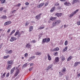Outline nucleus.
Segmentation results:
<instances>
[{
	"mask_svg": "<svg viewBox=\"0 0 80 80\" xmlns=\"http://www.w3.org/2000/svg\"><path fill=\"white\" fill-rule=\"evenodd\" d=\"M68 44V41H67V40H66L65 42L64 45L66 46Z\"/></svg>",
	"mask_w": 80,
	"mask_h": 80,
	"instance_id": "473e14b6",
	"label": "nucleus"
},
{
	"mask_svg": "<svg viewBox=\"0 0 80 80\" xmlns=\"http://www.w3.org/2000/svg\"><path fill=\"white\" fill-rule=\"evenodd\" d=\"M64 5H67V2H66L65 3H64Z\"/></svg>",
	"mask_w": 80,
	"mask_h": 80,
	"instance_id": "052dcab7",
	"label": "nucleus"
},
{
	"mask_svg": "<svg viewBox=\"0 0 80 80\" xmlns=\"http://www.w3.org/2000/svg\"><path fill=\"white\" fill-rule=\"evenodd\" d=\"M19 33H20V32L19 31V30H18L17 31L16 33H15V34H14V36L15 37H16V36H17V35H18Z\"/></svg>",
	"mask_w": 80,
	"mask_h": 80,
	"instance_id": "f8f14e48",
	"label": "nucleus"
},
{
	"mask_svg": "<svg viewBox=\"0 0 80 80\" xmlns=\"http://www.w3.org/2000/svg\"><path fill=\"white\" fill-rule=\"evenodd\" d=\"M49 68H50V69H51V70H53V68H52V67H53V65L51 64L49 66H48Z\"/></svg>",
	"mask_w": 80,
	"mask_h": 80,
	"instance_id": "b1692460",
	"label": "nucleus"
},
{
	"mask_svg": "<svg viewBox=\"0 0 80 80\" xmlns=\"http://www.w3.org/2000/svg\"><path fill=\"white\" fill-rule=\"evenodd\" d=\"M58 50H59V48H58V47H57L55 48H54L53 49V51H58Z\"/></svg>",
	"mask_w": 80,
	"mask_h": 80,
	"instance_id": "393cba45",
	"label": "nucleus"
},
{
	"mask_svg": "<svg viewBox=\"0 0 80 80\" xmlns=\"http://www.w3.org/2000/svg\"><path fill=\"white\" fill-rule=\"evenodd\" d=\"M78 77H80V73L79 74H78Z\"/></svg>",
	"mask_w": 80,
	"mask_h": 80,
	"instance_id": "338daca9",
	"label": "nucleus"
},
{
	"mask_svg": "<svg viewBox=\"0 0 80 80\" xmlns=\"http://www.w3.org/2000/svg\"><path fill=\"white\" fill-rule=\"evenodd\" d=\"M15 32V29L13 30L9 34V35H12L13 33H14Z\"/></svg>",
	"mask_w": 80,
	"mask_h": 80,
	"instance_id": "6ab92c4d",
	"label": "nucleus"
},
{
	"mask_svg": "<svg viewBox=\"0 0 80 80\" xmlns=\"http://www.w3.org/2000/svg\"><path fill=\"white\" fill-rule=\"evenodd\" d=\"M54 55H55V56H57V55H58V52H55L54 54Z\"/></svg>",
	"mask_w": 80,
	"mask_h": 80,
	"instance_id": "5fc2aeb1",
	"label": "nucleus"
},
{
	"mask_svg": "<svg viewBox=\"0 0 80 80\" xmlns=\"http://www.w3.org/2000/svg\"><path fill=\"white\" fill-rule=\"evenodd\" d=\"M66 71H67L66 68L64 67L62 68V69L61 71V72H62V73H64L65 74L66 72Z\"/></svg>",
	"mask_w": 80,
	"mask_h": 80,
	"instance_id": "39448f33",
	"label": "nucleus"
},
{
	"mask_svg": "<svg viewBox=\"0 0 80 80\" xmlns=\"http://www.w3.org/2000/svg\"><path fill=\"white\" fill-rule=\"evenodd\" d=\"M71 59H72V56H70L67 59V61L68 62V61H70Z\"/></svg>",
	"mask_w": 80,
	"mask_h": 80,
	"instance_id": "bb28decb",
	"label": "nucleus"
},
{
	"mask_svg": "<svg viewBox=\"0 0 80 80\" xmlns=\"http://www.w3.org/2000/svg\"><path fill=\"white\" fill-rule=\"evenodd\" d=\"M18 73H19V71L18 70L14 74V77H17V76L18 75Z\"/></svg>",
	"mask_w": 80,
	"mask_h": 80,
	"instance_id": "dca6fc26",
	"label": "nucleus"
},
{
	"mask_svg": "<svg viewBox=\"0 0 80 80\" xmlns=\"http://www.w3.org/2000/svg\"><path fill=\"white\" fill-rule=\"evenodd\" d=\"M78 9H77V10H76L75 11L73 12L71 14H70L69 17H73V15H75V14L77 13V12H78Z\"/></svg>",
	"mask_w": 80,
	"mask_h": 80,
	"instance_id": "f03ea898",
	"label": "nucleus"
},
{
	"mask_svg": "<svg viewBox=\"0 0 80 80\" xmlns=\"http://www.w3.org/2000/svg\"><path fill=\"white\" fill-rule=\"evenodd\" d=\"M32 60V59L31 57L29 58L28 59V61H30V60Z\"/></svg>",
	"mask_w": 80,
	"mask_h": 80,
	"instance_id": "4d7b16f0",
	"label": "nucleus"
},
{
	"mask_svg": "<svg viewBox=\"0 0 80 80\" xmlns=\"http://www.w3.org/2000/svg\"><path fill=\"white\" fill-rule=\"evenodd\" d=\"M11 22L10 21H8L6 22L4 24V26H6V25H10V24H11Z\"/></svg>",
	"mask_w": 80,
	"mask_h": 80,
	"instance_id": "20e7f679",
	"label": "nucleus"
},
{
	"mask_svg": "<svg viewBox=\"0 0 80 80\" xmlns=\"http://www.w3.org/2000/svg\"><path fill=\"white\" fill-rule=\"evenodd\" d=\"M78 64H80V62H75L74 67H77Z\"/></svg>",
	"mask_w": 80,
	"mask_h": 80,
	"instance_id": "2eb2a0df",
	"label": "nucleus"
},
{
	"mask_svg": "<svg viewBox=\"0 0 80 80\" xmlns=\"http://www.w3.org/2000/svg\"><path fill=\"white\" fill-rule=\"evenodd\" d=\"M15 12H16V10H14V11H12V13H15Z\"/></svg>",
	"mask_w": 80,
	"mask_h": 80,
	"instance_id": "680f3d73",
	"label": "nucleus"
},
{
	"mask_svg": "<svg viewBox=\"0 0 80 80\" xmlns=\"http://www.w3.org/2000/svg\"><path fill=\"white\" fill-rule=\"evenodd\" d=\"M50 39L49 38H48L46 41V42L47 43H49V42H50Z\"/></svg>",
	"mask_w": 80,
	"mask_h": 80,
	"instance_id": "f704fd0d",
	"label": "nucleus"
},
{
	"mask_svg": "<svg viewBox=\"0 0 80 80\" xmlns=\"http://www.w3.org/2000/svg\"><path fill=\"white\" fill-rule=\"evenodd\" d=\"M66 0H60L61 2H65Z\"/></svg>",
	"mask_w": 80,
	"mask_h": 80,
	"instance_id": "69168bd1",
	"label": "nucleus"
},
{
	"mask_svg": "<svg viewBox=\"0 0 80 80\" xmlns=\"http://www.w3.org/2000/svg\"><path fill=\"white\" fill-rule=\"evenodd\" d=\"M44 28V26L38 28V30H42V29H43Z\"/></svg>",
	"mask_w": 80,
	"mask_h": 80,
	"instance_id": "7c9ffc66",
	"label": "nucleus"
},
{
	"mask_svg": "<svg viewBox=\"0 0 80 80\" xmlns=\"http://www.w3.org/2000/svg\"><path fill=\"white\" fill-rule=\"evenodd\" d=\"M61 23V21L60 20H57L55 22H53L52 23V26H51V28H53L56 25H58V24H60Z\"/></svg>",
	"mask_w": 80,
	"mask_h": 80,
	"instance_id": "f257e3e1",
	"label": "nucleus"
},
{
	"mask_svg": "<svg viewBox=\"0 0 80 80\" xmlns=\"http://www.w3.org/2000/svg\"><path fill=\"white\" fill-rule=\"evenodd\" d=\"M26 47L27 48H30L31 47H32V45H31V44H30L28 43L27 44Z\"/></svg>",
	"mask_w": 80,
	"mask_h": 80,
	"instance_id": "ddd939ff",
	"label": "nucleus"
},
{
	"mask_svg": "<svg viewBox=\"0 0 80 80\" xmlns=\"http://www.w3.org/2000/svg\"><path fill=\"white\" fill-rule=\"evenodd\" d=\"M36 55H39V56H40L42 55V52H37L35 53Z\"/></svg>",
	"mask_w": 80,
	"mask_h": 80,
	"instance_id": "1a4fd4ad",
	"label": "nucleus"
},
{
	"mask_svg": "<svg viewBox=\"0 0 80 80\" xmlns=\"http://www.w3.org/2000/svg\"><path fill=\"white\" fill-rule=\"evenodd\" d=\"M66 79L67 80H68V77L66 78Z\"/></svg>",
	"mask_w": 80,
	"mask_h": 80,
	"instance_id": "774afa93",
	"label": "nucleus"
},
{
	"mask_svg": "<svg viewBox=\"0 0 80 80\" xmlns=\"http://www.w3.org/2000/svg\"><path fill=\"white\" fill-rule=\"evenodd\" d=\"M33 63H32L31 64H30V66H33Z\"/></svg>",
	"mask_w": 80,
	"mask_h": 80,
	"instance_id": "e2e57ef3",
	"label": "nucleus"
},
{
	"mask_svg": "<svg viewBox=\"0 0 80 80\" xmlns=\"http://www.w3.org/2000/svg\"><path fill=\"white\" fill-rule=\"evenodd\" d=\"M1 18L3 20H5V19H6V18H7V16H3L1 17Z\"/></svg>",
	"mask_w": 80,
	"mask_h": 80,
	"instance_id": "cd10ccee",
	"label": "nucleus"
},
{
	"mask_svg": "<svg viewBox=\"0 0 80 80\" xmlns=\"http://www.w3.org/2000/svg\"><path fill=\"white\" fill-rule=\"evenodd\" d=\"M10 74V72H8L6 73V77H9V75Z\"/></svg>",
	"mask_w": 80,
	"mask_h": 80,
	"instance_id": "e433bc0d",
	"label": "nucleus"
},
{
	"mask_svg": "<svg viewBox=\"0 0 80 80\" xmlns=\"http://www.w3.org/2000/svg\"><path fill=\"white\" fill-rule=\"evenodd\" d=\"M56 15H57L58 17H62V13H56Z\"/></svg>",
	"mask_w": 80,
	"mask_h": 80,
	"instance_id": "9d476101",
	"label": "nucleus"
},
{
	"mask_svg": "<svg viewBox=\"0 0 80 80\" xmlns=\"http://www.w3.org/2000/svg\"><path fill=\"white\" fill-rule=\"evenodd\" d=\"M27 66V63H26L24 64L23 66V67H26Z\"/></svg>",
	"mask_w": 80,
	"mask_h": 80,
	"instance_id": "79ce46f5",
	"label": "nucleus"
},
{
	"mask_svg": "<svg viewBox=\"0 0 80 80\" xmlns=\"http://www.w3.org/2000/svg\"><path fill=\"white\" fill-rule=\"evenodd\" d=\"M9 55H8L6 56H4L3 57V58L4 59H7V58H8V57H9Z\"/></svg>",
	"mask_w": 80,
	"mask_h": 80,
	"instance_id": "c756f323",
	"label": "nucleus"
},
{
	"mask_svg": "<svg viewBox=\"0 0 80 80\" xmlns=\"http://www.w3.org/2000/svg\"><path fill=\"white\" fill-rule=\"evenodd\" d=\"M50 69V68L48 66V67L46 68V70H49Z\"/></svg>",
	"mask_w": 80,
	"mask_h": 80,
	"instance_id": "09e8293b",
	"label": "nucleus"
},
{
	"mask_svg": "<svg viewBox=\"0 0 80 80\" xmlns=\"http://www.w3.org/2000/svg\"><path fill=\"white\" fill-rule=\"evenodd\" d=\"M12 52H13V51L12 50H10L8 51V53L11 54Z\"/></svg>",
	"mask_w": 80,
	"mask_h": 80,
	"instance_id": "2f4dec72",
	"label": "nucleus"
},
{
	"mask_svg": "<svg viewBox=\"0 0 80 80\" xmlns=\"http://www.w3.org/2000/svg\"><path fill=\"white\" fill-rule=\"evenodd\" d=\"M56 18H57L56 17H51L50 18V20H51V21H54V20H56Z\"/></svg>",
	"mask_w": 80,
	"mask_h": 80,
	"instance_id": "9b49d317",
	"label": "nucleus"
},
{
	"mask_svg": "<svg viewBox=\"0 0 80 80\" xmlns=\"http://www.w3.org/2000/svg\"><path fill=\"white\" fill-rule=\"evenodd\" d=\"M77 24L78 25H80V21H78L77 22Z\"/></svg>",
	"mask_w": 80,
	"mask_h": 80,
	"instance_id": "a18cd8bd",
	"label": "nucleus"
},
{
	"mask_svg": "<svg viewBox=\"0 0 80 80\" xmlns=\"http://www.w3.org/2000/svg\"><path fill=\"white\" fill-rule=\"evenodd\" d=\"M71 5V3L70 2L67 3V5H66V6H69Z\"/></svg>",
	"mask_w": 80,
	"mask_h": 80,
	"instance_id": "a19ab883",
	"label": "nucleus"
},
{
	"mask_svg": "<svg viewBox=\"0 0 80 80\" xmlns=\"http://www.w3.org/2000/svg\"><path fill=\"white\" fill-rule=\"evenodd\" d=\"M8 33L10 32V29H8Z\"/></svg>",
	"mask_w": 80,
	"mask_h": 80,
	"instance_id": "13d9d810",
	"label": "nucleus"
},
{
	"mask_svg": "<svg viewBox=\"0 0 80 80\" xmlns=\"http://www.w3.org/2000/svg\"><path fill=\"white\" fill-rule=\"evenodd\" d=\"M62 61H64L65 60V57L63 56H62Z\"/></svg>",
	"mask_w": 80,
	"mask_h": 80,
	"instance_id": "c9c22d12",
	"label": "nucleus"
},
{
	"mask_svg": "<svg viewBox=\"0 0 80 80\" xmlns=\"http://www.w3.org/2000/svg\"><path fill=\"white\" fill-rule=\"evenodd\" d=\"M67 27H68V26L67 25H64V28H67Z\"/></svg>",
	"mask_w": 80,
	"mask_h": 80,
	"instance_id": "bf43d9fd",
	"label": "nucleus"
},
{
	"mask_svg": "<svg viewBox=\"0 0 80 80\" xmlns=\"http://www.w3.org/2000/svg\"><path fill=\"white\" fill-rule=\"evenodd\" d=\"M78 0H74L73 2L74 3H77V2H79V1H78Z\"/></svg>",
	"mask_w": 80,
	"mask_h": 80,
	"instance_id": "4c0bfd02",
	"label": "nucleus"
},
{
	"mask_svg": "<svg viewBox=\"0 0 80 80\" xmlns=\"http://www.w3.org/2000/svg\"><path fill=\"white\" fill-rule=\"evenodd\" d=\"M32 43H36V41L35 40H33L32 41Z\"/></svg>",
	"mask_w": 80,
	"mask_h": 80,
	"instance_id": "37998d69",
	"label": "nucleus"
},
{
	"mask_svg": "<svg viewBox=\"0 0 80 80\" xmlns=\"http://www.w3.org/2000/svg\"><path fill=\"white\" fill-rule=\"evenodd\" d=\"M47 38H45V39H43L42 40V42L43 43H45L46 42H47Z\"/></svg>",
	"mask_w": 80,
	"mask_h": 80,
	"instance_id": "c85d7f7f",
	"label": "nucleus"
},
{
	"mask_svg": "<svg viewBox=\"0 0 80 80\" xmlns=\"http://www.w3.org/2000/svg\"><path fill=\"white\" fill-rule=\"evenodd\" d=\"M5 75H6V73L5 72L3 73L2 76V78H3L5 77Z\"/></svg>",
	"mask_w": 80,
	"mask_h": 80,
	"instance_id": "72a5a7b5",
	"label": "nucleus"
},
{
	"mask_svg": "<svg viewBox=\"0 0 80 80\" xmlns=\"http://www.w3.org/2000/svg\"><path fill=\"white\" fill-rule=\"evenodd\" d=\"M15 69V67H14L11 70V74H12L13 73V72H14V70Z\"/></svg>",
	"mask_w": 80,
	"mask_h": 80,
	"instance_id": "4468645a",
	"label": "nucleus"
},
{
	"mask_svg": "<svg viewBox=\"0 0 80 80\" xmlns=\"http://www.w3.org/2000/svg\"><path fill=\"white\" fill-rule=\"evenodd\" d=\"M48 57V60H49V61H50L51 60H52V58H51V56L49 55V54L47 55Z\"/></svg>",
	"mask_w": 80,
	"mask_h": 80,
	"instance_id": "aec40b11",
	"label": "nucleus"
},
{
	"mask_svg": "<svg viewBox=\"0 0 80 80\" xmlns=\"http://www.w3.org/2000/svg\"><path fill=\"white\" fill-rule=\"evenodd\" d=\"M6 2V1L5 0H3L2 2H1L2 4H3V3H4L5 2Z\"/></svg>",
	"mask_w": 80,
	"mask_h": 80,
	"instance_id": "c03bdc74",
	"label": "nucleus"
},
{
	"mask_svg": "<svg viewBox=\"0 0 80 80\" xmlns=\"http://www.w3.org/2000/svg\"><path fill=\"white\" fill-rule=\"evenodd\" d=\"M24 57L25 58L27 57H28V53H26L24 54Z\"/></svg>",
	"mask_w": 80,
	"mask_h": 80,
	"instance_id": "ea45409f",
	"label": "nucleus"
},
{
	"mask_svg": "<svg viewBox=\"0 0 80 80\" xmlns=\"http://www.w3.org/2000/svg\"><path fill=\"white\" fill-rule=\"evenodd\" d=\"M44 4H45V3H44V2L41 3L38 5V8H40V7H42V6H43V5H44Z\"/></svg>",
	"mask_w": 80,
	"mask_h": 80,
	"instance_id": "0eeeda50",
	"label": "nucleus"
},
{
	"mask_svg": "<svg viewBox=\"0 0 80 80\" xmlns=\"http://www.w3.org/2000/svg\"><path fill=\"white\" fill-rule=\"evenodd\" d=\"M3 10V8H0V12H2Z\"/></svg>",
	"mask_w": 80,
	"mask_h": 80,
	"instance_id": "8fccbe9b",
	"label": "nucleus"
},
{
	"mask_svg": "<svg viewBox=\"0 0 80 80\" xmlns=\"http://www.w3.org/2000/svg\"><path fill=\"white\" fill-rule=\"evenodd\" d=\"M20 5H21V4H20V3H19L18 4V7H20Z\"/></svg>",
	"mask_w": 80,
	"mask_h": 80,
	"instance_id": "0e129e2a",
	"label": "nucleus"
},
{
	"mask_svg": "<svg viewBox=\"0 0 80 80\" xmlns=\"http://www.w3.org/2000/svg\"><path fill=\"white\" fill-rule=\"evenodd\" d=\"M59 77H62V76L63 75V74H65L63 73H62V72H59Z\"/></svg>",
	"mask_w": 80,
	"mask_h": 80,
	"instance_id": "f3484780",
	"label": "nucleus"
},
{
	"mask_svg": "<svg viewBox=\"0 0 80 80\" xmlns=\"http://www.w3.org/2000/svg\"><path fill=\"white\" fill-rule=\"evenodd\" d=\"M55 62H59V58L58 57H57L55 59Z\"/></svg>",
	"mask_w": 80,
	"mask_h": 80,
	"instance_id": "4be33fe9",
	"label": "nucleus"
},
{
	"mask_svg": "<svg viewBox=\"0 0 80 80\" xmlns=\"http://www.w3.org/2000/svg\"><path fill=\"white\" fill-rule=\"evenodd\" d=\"M67 49H68V47H66L63 49L62 51L65 52V51L67 50Z\"/></svg>",
	"mask_w": 80,
	"mask_h": 80,
	"instance_id": "a878e982",
	"label": "nucleus"
},
{
	"mask_svg": "<svg viewBox=\"0 0 80 80\" xmlns=\"http://www.w3.org/2000/svg\"><path fill=\"white\" fill-rule=\"evenodd\" d=\"M55 9V7H53L50 10V12H54Z\"/></svg>",
	"mask_w": 80,
	"mask_h": 80,
	"instance_id": "5701e85b",
	"label": "nucleus"
},
{
	"mask_svg": "<svg viewBox=\"0 0 80 80\" xmlns=\"http://www.w3.org/2000/svg\"><path fill=\"white\" fill-rule=\"evenodd\" d=\"M33 26H31L29 28V32H31L33 30Z\"/></svg>",
	"mask_w": 80,
	"mask_h": 80,
	"instance_id": "412c9836",
	"label": "nucleus"
},
{
	"mask_svg": "<svg viewBox=\"0 0 80 80\" xmlns=\"http://www.w3.org/2000/svg\"><path fill=\"white\" fill-rule=\"evenodd\" d=\"M12 68V66L11 65H8L7 67V70H10V69H11Z\"/></svg>",
	"mask_w": 80,
	"mask_h": 80,
	"instance_id": "a211bd4d",
	"label": "nucleus"
},
{
	"mask_svg": "<svg viewBox=\"0 0 80 80\" xmlns=\"http://www.w3.org/2000/svg\"><path fill=\"white\" fill-rule=\"evenodd\" d=\"M17 39V38H15L14 37H12L10 39V41L11 42H14V41H15V40H16Z\"/></svg>",
	"mask_w": 80,
	"mask_h": 80,
	"instance_id": "7ed1b4c3",
	"label": "nucleus"
},
{
	"mask_svg": "<svg viewBox=\"0 0 80 80\" xmlns=\"http://www.w3.org/2000/svg\"><path fill=\"white\" fill-rule=\"evenodd\" d=\"M25 4L26 5H29V3L28 2H26L25 3Z\"/></svg>",
	"mask_w": 80,
	"mask_h": 80,
	"instance_id": "3c124183",
	"label": "nucleus"
},
{
	"mask_svg": "<svg viewBox=\"0 0 80 80\" xmlns=\"http://www.w3.org/2000/svg\"><path fill=\"white\" fill-rule=\"evenodd\" d=\"M13 63V61L11 60V61H8V65H12V64Z\"/></svg>",
	"mask_w": 80,
	"mask_h": 80,
	"instance_id": "423d86ee",
	"label": "nucleus"
},
{
	"mask_svg": "<svg viewBox=\"0 0 80 80\" xmlns=\"http://www.w3.org/2000/svg\"><path fill=\"white\" fill-rule=\"evenodd\" d=\"M33 67L31 68H30L29 69V71H32V69H33Z\"/></svg>",
	"mask_w": 80,
	"mask_h": 80,
	"instance_id": "de8ad7c7",
	"label": "nucleus"
},
{
	"mask_svg": "<svg viewBox=\"0 0 80 80\" xmlns=\"http://www.w3.org/2000/svg\"><path fill=\"white\" fill-rule=\"evenodd\" d=\"M48 4V2H46L45 4V6L46 7V6H47Z\"/></svg>",
	"mask_w": 80,
	"mask_h": 80,
	"instance_id": "58836bf2",
	"label": "nucleus"
},
{
	"mask_svg": "<svg viewBox=\"0 0 80 80\" xmlns=\"http://www.w3.org/2000/svg\"><path fill=\"white\" fill-rule=\"evenodd\" d=\"M42 15V13H40L39 15L37 16L36 17V18L37 19V20H39L40 18V16Z\"/></svg>",
	"mask_w": 80,
	"mask_h": 80,
	"instance_id": "6e6552de",
	"label": "nucleus"
},
{
	"mask_svg": "<svg viewBox=\"0 0 80 80\" xmlns=\"http://www.w3.org/2000/svg\"><path fill=\"white\" fill-rule=\"evenodd\" d=\"M59 5V3H58V2H57L55 4V6H57L58 5Z\"/></svg>",
	"mask_w": 80,
	"mask_h": 80,
	"instance_id": "603ef678",
	"label": "nucleus"
},
{
	"mask_svg": "<svg viewBox=\"0 0 80 80\" xmlns=\"http://www.w3.org/2000/svg\"><path fill=\"white\" fill-rule=\"evenodd\" d=\"M22 35V33H19V34H18V37H20V36Z\"/></svg>",
	"mask_w": 80,
	"mask_h": 80,
	"instance_id": "6e6d98bb",
	"label": "nucleus"
},
{
	"mask_svg": "<svg viewBox=\"0 0 80 80\" xmlns=\"http://www.w3.org/2000/svg\"><path fill=\"white\" fill-rule=\"evenodd\" d=\"M31 58H32V59H33L35 58V56H32V57H31Z\"/></svg>",
	"mask_w": 80,
	"mask_h": 80,
	"instance_id": "864d4df0",
	"label": "nucleus"
},
{
	"mask_svg": "<svg viewBox=\"0 0 80 80\" xmlns=\"http://www.w3.org/2000/svg\"><path fill=\"white\" fill-rule=\"evenodd\" d=\"M29 25V23L28 22H26V24H25V26H27Z\"/></svg>",
	"mask_w": 80,
	"mask_h": 80,
	"instance_id": "49530a36",
	"label": "nucleus"
}]
</instances>
